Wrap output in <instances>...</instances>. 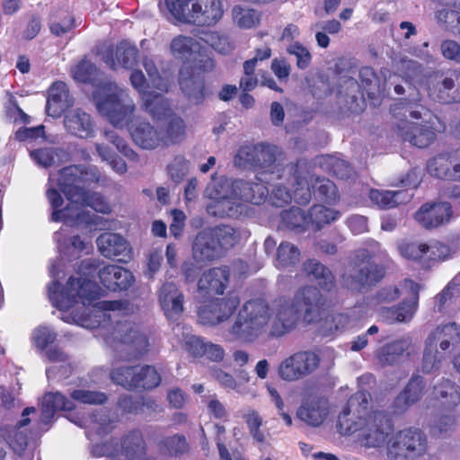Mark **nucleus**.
<instances>
[{"instance_id": "57", "label": "nucleus", "mask_w": 460, "mask_h": 460, "mask_svg": "<svg viewBox=\"0 0 460 460\" xmlns=\"http://www.w3.org/2000/svg\"><path fill=\"white\" fill-rule=\"evenodd\" d=\"M257 144L241 146L234 157V165L243 169L255 168Z\"/></svg>"}, {"instance_id": "55", "label": "nucleus", "mask_w": 460, "mask_h": 460, "mask_svg": "<svg viewBox=\"0 0 460 460\" xmlns=\"http://www.w3.org/2000/svg\"><path fill=\"white\" fill-rule=\"evenodd\" d=\"M435 17L447 30L460 35V12L443 8L436 12Z\"/></svg>"}, {"instance_id": "7", "label": "nucleus", "mask_w": 460, "mask_h": 460, "mask_svg": "<svg viewBox=\"0 0 460 460\" xmlns=\"http://www.w3.org/2000/svg\"><path fill=\"white\" fill-rule=\"evenodd\" d=\"M216 66L214 58L199 54V58L193 66L181 68L179 85L190 102L200 104L207 96L205 77L201 74L212 72Z\"/></svg>"}, {"instance_id": "15", "label": "nucleus", "mask_w": 460, "mask_h": 460, "mask_svg": "<svg viewBox=\"0 0 460 460\" xmlns=\"http://www.w3.org/2000/svg\"><path fill=\"white\" fill-rule=\"evenodd\" d=\"M428 173L437 179L460 181V149L442 152L427 163Z\"/></svg>"}, {"instance_id": "48", "label": "nucleus", "mask_w": 460, "mask_h": 460, "mask_svg": "<svg viewBox=\"0 0 460 460\" xmlns=\"http://www.w3.org/2000/svg\"><path fill=\"white\" fill-rule=\"evenodd\" d=\"M158 448L160 452L176 457L188 453L190 445L184 435L175 434L161 439L158 443Z\"/></svg>"}, {"instance_id": "59", "label": "nucleus", "mask_w": 460, "mask_h": 460, "mask_svg": "<svg viewBox=\"0 0 460 460\" xmlns=\"http://www.w3.org/2000/svg\"><path fill=\"white\" fill-rule=\"evenodd\" d=\"M243 418L252 438L260 444L264 443L265 436L264 433L261 430V428L263 424V420L258 411L251 410L244 415Z\"/></svg>"}, {"instance_id": "22", "label": "nucleus", "mask_w": 460, "mask_h": 460, "mask_svg": "<svg viewBox=\"0 0 460 460\" xmlns=\"http://www.w3.org/2000/svg\"><path fill=\"white\" fill-rule=\"evenodd\" d=\"M221 0H194L190 7L189 24L213 26L223 17Z\"/></svg>"}, {"instance_id": "51", "label": "nucleus", "mask_w": 460, "mask_h": 460, "mask_svg": "<svg viewBox=\"0 0 460 460\" xmlns=\"http://www.w3.org/2000/svg\"><path fill=\"white\" fill-rule=\"evenodd\" d=\"M232 17L240 28L251 29L260 22L261 15L256 10L234 5L232 9Z\"/></svg>"}, {"instance_id": "37", "label": "nucleus", "mask_w": 460, "mask_h": 460, "mask_svg": "<svg viewBox=\"0 0 460 460\" xmlns=\"http://www.w3.org/2000/svg\"><path fill=\"white\" fill-rule=\"evenodd\" d=\"M66 199L80 208L83 211L84 208L89 207L96 212L102 214H109L111 206L105 198L98 193L90 190H79L77 193L65 196ZM84 212H82L83 214Z\"/></svg>"}, {"instance_id": "62", "label": "nucleus", "mask_w": 460, "mask_h": 460, "mask_svg": "<svg viewBox=\"0 0 460 460\" xmlns=\"http://www.w3.org/2000/svg\"><path fill=\"white\" fill-rule=\"evenodd\" d=\"M167 172L173 181H181L189 172V161L183 155H176L168 164Z\"/></svg>"}, {"instance_id": "9", "label": "nucleus", "mask_w": 460, "mask_h": 460, "mask_svg": "<svg viewBox=\"0 0 460 460\" xmlns=\"http://www.w3.org/2000/svg\"><path fill=\"white\" fill-rule=\"evenodd\" d=\"M112 381L128 390H152L161 383V376L154 366L135 365L113 368Z\"/></svg>"}, {"instance_id": "53", "label": "nucleus", "mask_w": 460, "mask_h": 460, "mask_svg": "<svg viewBox=\"0 0 460 460\" xmlns=\"http://www.w3.org/2000/svg\"><path fill=\"white\" fill-rule=\"evenodd\" d=\"M194 0H164L172 16L179 22L189 24L190 8Z\"/></svg>"}, {"instance_id": "10", "label": "nucleus", "mask_w": 460, "mask_h": 460, "mask_svg": "<svg viewBox=\"0 0 460 460\" xmlns=\"http://www.w3.org/2000/svg\"><path fill=\"white\" fill-rule=\"evenodd\" d=\"M400 254L417 263L422 270H430L450 256V247L438 241L425 243L403 242L398 246Z\"/></svg>"}, {"instance_id": "2", "label": "nucleus", "mask_w": 460, "mask_h": 460, "mask_svg": "<svg viewBox=\"0 0 460 460\" xmlns=\"http://www.w3.org/2000/svg\"><path fill=\"white\" fill-rule=\"evenodd\" d=\"M308 175L305 162L297 160L296 163L286 164L282 172L277 174V178L285 177L288 186L278 184L273 188L270 196L271 204L281 208L294 199L299 205H307L311 200Z\"/></svg>"}, {"instance_id": "60", "label": "nucleus", "mask_w": 460, "mask_h": 460, "mask_svg": "<svg viewBox=\"0 0 460 460\" xmlns=\"http://www.w3.org/2000/svg\"><path fill=\"white\" fill-rule=\"evenodd\" d=\"M368 394L365 391H358L354 394H352L346 405L343 407L341 412L339 415V425L342 428V420L348 417L350 414L351 409L354 407H358L362 409H367L368 404Z\"/></svg>"}, {"instance_id": "19", "label": "nucleus", "mask_w": 460, "mask_h": 460, "mask_svg": "<svg viewBox=\"0 0 460 460\" xmlns=\"http://www.w3.org/2000/svg\"><path fill=\"white\" fill-rule=\"evenodd\" d=\"M34 411V407H26L22 412V419L15 425H4L0 428V438L19 456L28 446V434L22 429L30 424L28 416Z\"/></svg>"}, {"instance_id": "25", "label": "nucleus", "mask_w": 460, "mask_h": 460, "mask_svg": "<svg viewBox=\"0 0 460 460\" xmlns=\"http://www.w3.org/2000/svg\"><path fill=\"white\" fill-rule=\"evenodd\" d=\"M230 269L227 266L214 267L205 271L199 279L198 290L203 296L222 295L229 284Z\"/></svg>"}, {"instance_id": "24", "label": "nucleus", "mask_w": 460, "mask_h": 460, "mask_svg": "<svg viewBox=\"0 0 460 460\" xmlns=\"http://www.w3.org/2000/svg\"><path fill=\"white\" fill-rule=\"evenodd\" d=\"M98 249L106 258L127 262L131 259V247L128 241L119 234L103 233L96 240Z\"/></svg>"}, {"instance_id": "26", "label": "nucleus", "mask_w": 460, "mask_h": 460, "mask_svg": "<svg viewBox=\"0 0 460 460\" xmlns=\"http://www.w3.org/2000/svg\"><path fill=\"white\" fill-rule=\"evenodd\" d=\"M158 300L167 319L176 321L183 313L184 296L173 282H165L158 291Z\"/></svg>"}, {"instance_id": "39", "label": "nucleus", "mask_w": 460, "mask_h": 460, "mask_svg": "<svg viewBox=\"0 0 460 460\" xmlns=\"http://www.w3.org/2000/svg\"><path fill=\"white\" fill-rule=\"evenodd\" d=\"M370 200L382 209H389L400 204L407 203L412 198V194L407 190H380L372 189L369 191Z\"/></svg>"}, {"instance_id": "42", "label": "nucleus", "mask_w": 460, "mask_h": 460, "mask_svg": "<svg viewBox=\"0 0 460 460\" xmlns=\"http://www.w3.org/2000/svg\"><path fill=\"white\" fill-rule=\"evenodd\" d=\"M305 270L314 277L319 287L330 292L335 288V277L332 270L315 259H308L304 263Z\"/></svg>"}, {"instance_id": "52", "label": "nucleus", "mask_w": 460, "mask_h": 460, "mask_svg": "<svg viewBox=\"0 0 460 460\" xmlns=\"http://www.w3.org/2000/svg\"><path fill=\"white\" fill-rule=\"evenodd\" d=\"M445 359V356L437 350L434 346H429L425 341L421 368L424 373L430 374L438 371Z\"/></svg>"}, {"instance_id": "50", "label": "nucleus", "mask_w": 460, "mask_h": 460, "mask_svg": "<svg viewBox=\"0 0 460 460\" xmlns=\"http://www.w3.org/2000/svg\"><path fill=\"white\" fill-rule=\"evenodd\" d=\"M306 215L309 225H312L315 230H321L325 225L336 220L340 213L322 204H316L310 208Z\"/></svg>"}, {"instance_id": "3", "label": "nucleus", "mask_w": 460, "mask_h": 460, "mask_svg": "<svg viewBox=\"0 0 460 460\" xmlns=\"http://www.w3.org/2000/svg\"><path fill=\"white\" fill-rule=\"evenodd\" d=\"M385 274V267L374 261V254L361 248L355 251L341 281L345 288L361 293L381 282Z\"/></svg>"}, {"instance_id": "38", "label": "nucleus", "mask_w": 460, "mask_h": 460, "mask_svg": "<svg viewBox=\"0 0 460 460\" xmlns=\"http://www.w3.org/2000/svg\"><path fill=\"white\" fill-rule=\"evenodd\" d=\"M432 394L445 410H453L460 404V386L449 379H442L433 386Z\"/></svg>"}, {"instance_id": "58", "label": "nucleus", "mask_w": 460, "mask_h": 460, "mask_svg": "<svg viewBox=\"0 0 460 460\" xmlns=\"http://www.w3.org/2000/svg\"><path fill=\"white\" fill-rule=\"evenodd\" d=\"M195 44V40L191 37L178 35L171 42L170 48L172 54L177 58H188Z\"/></svg>"}, {"instance_id": "30", "label": "nucleus", "mask_w": 460, "mask_h": 460, "mask_svg": "<svg viewBox=\"0 0 460 460\" xmlns=\"http://www.w3.org/2000/svg\"><path fill=\"white\" fill-rule=\"evenodd\" d=\"M398 133L404 142H409L419 148L429 146L436 138V134L429 127L410 121L398 125Z\"/></svg>"}, {"instance_id": "23", "label": "nucleus", "mask_w": 460, "mask_h": 460, "mask_svg": "<svg viewBox=\"0 0 460 460\" xmlns=\"http://www.w3.org/2000/svg\"><path fill=\"white\" fill-rule=\"evenodd\" d=\"M139 51L136 46L123 40L116 47L110 45L103 52L102 59L112 70L120 66L126 69H132L138 63Z\"/></svg>"}, {"instance_id": "14", "label": "nucleus", "mask_w": 460, "mask_h": 460, "mask_svg": "<svg viewBox=\"0 0 460 460\" xmlns=\"http://www.w3.org/2000/svg\"><path fill=\"white\" fill-rule=\"evenodd\" d=\"M319 364L320 358L315 352L298 351L279 364V375L286 381L298 380L314 372Z\"/></svg>"}, {"instance_id": "41", "label": "nucleus", "mask_w": 460, "mask_h": 460, "mask_svg": "<svg viewBox=\"0 0 460 460\" xmlns=\"http://www.w3.org/2000/svg\"><path fill=\"white\" fill-rule=\"evenodd\" d=\"M328 408L320 400L305 402L297 410V417L313 427L320 426L328 415Z\"/></svg>"}, {"instance_id": "4", "label": "nucleus", "mask_w": 460, "mask_h": 460, "mask_svg": "<svg viewBox=\"0 0 460 460\" xmlns=\"http://www.w3.org/2000/svg\"><path fill=\"white\" fill-rule=\"evenodd\" d=\"M270 317V307L265 300H248L240 309L229 332L237 341L253 342L262 333L267 332Z\"/></svg>"}, {"instance_id": "27", "label": "nucleus", "mask_w": 460, "mask_h": 460, "mask_svg": "<svg viewBox=\"0 0 460 460\" xmlns=\"http://www.w3.org/2000/svg\"><path fill=\"white\" fill-rule=\"evenodd\" d=\"M98 275L103 287L113 292L128 290L135 281L130 270L118 265H106L99 270Z\"/></svg>"}, {"instance_id": "6", "label": "nucleus", "mask_w": 460, "mask_h": 460, "mask_svg": "<svg viewBox=\"0 0 460 460\" xmlns=\"http://www.w3.org/2000/svg\"><path fill=\"white\" fill-rule=\"evenodd\" d=\"M49 296L58 310L66 311L78 303L91 305L99 298V288L86 278H68L65 286L54 281L49 288Z\"/></svg>"}, {"instance_id": "18", "label": "nucleus", "mask_w": 460, "mask_h": 460, "mask_svg": "<svg viewBox=\"0 0 460 460\" xmlns=\"http://www.w3.org/2000/svg\"><path fill=\"white\" fill-rule=\"evenodd\" d=\"M63 123L66 131L75 137L88 139L95 135L93 118L81 108L68 110L64 115Z\"/></svg>"}, {"instance_id": "8", "label": "nucleus", "mask_w": 460, "mask_h": 460, "mask_svg": "<svg viewBox=\"0 0 460 460\" xmlns=\"http://www.w3.org/2000/svg\"><path fill=\"white\" fill-rule=\"evenodd\" d=\"M147 445L138 429H134L126 433L119 443L111 438L103 443L93 447V455L96 457L107 456L111 460H119L121 456L128 459L146 454Z\"/></svg>"}, {"instance_id": "45", "label": "nucleus", "mask_w": 460, "mask_h": 460, "mask_svg": "<svg viewBox=\"0 0 460 460\" xmlns=\"http://www.w3.org/2000/svg\"><path fill=\"white\" fill-rule=\"evenodd\" d=\"M67 93L66 85L63 82H55L50 86L46 103V111L49 116L58 117L61 114Z\"/></svg>"}, {"instance_id": "17", "label": "nucleus", "mask_w": 460, "mask_h": 460, "mask_svg": "<svg viewBox=\"0 0 460 460\" xmlns=\"http://www.w3.org/2000/svg\"><path fill=\"white\" fill-rule=\"evenodd\" d=\"M269 196V190L262 182H252L245 180H234L231 185V193L226 199L238 203L261 205Z\"/></svg>"}, {"instance_id": "11", "label": "nucleus", "mask_w": 460, "mask_h": 460, "mask_svg": "<svg viewBox=\"0 0 460 460\" xmlns=\"http://www.w3.org/2000/svg\"><path fill=\"white\" fill-rule=\"evenodd\" d=\"M429 96L442 104L460 102V71L436 70L427 78Z\"/></svg>"}, {"instance_id": "63", "label": "nucleus", "mask_w": 460, "mask_h": 460, "mask_svg": "<svg viewBox=\"0 0 460 460\" xmlns=\"http://www.w3.org/2000/svg\"><path fill=\"white\" fill-rule=\"evenodd\" d=\"M30 155L36 164L44 168H49L54 164L58 153L54 147H40L32 150Z\"/></svg>"}, {"instance_id": "64", "label": "nucleus", "mask_w": 460, "mask_h": 460, "mask_svg": "<svg viewBox=\"0 0 460 460\" xmlns=\"http://www.w3.org/2000/svg\"><path fill=\"white\" fill-rule=\"evenodd\" d=\"M243 75L239 80V88L242 92H252L259 84V79L255 74V69L249 63L243 64Z\"/></svg>"}, {"instance_id": "1", "label": "nucleus", "mask_w": 460, "mask_h": 460, "mask_svg": "<svg viewBox=\"0 0 460 460\" xmlns=\"http://www.w3.org/2000/svg\"><path fill=\"white\" fill-rule=\"evenodd\" d=\"M274 303L276 315L268 332L270 338L281 337L289 332L296 327L300 318L307 323L320 322L329 306L327 299L314 286L302 287L296 292L292 300L280 296Z\"/></svg>"}, {"instance_id": "32", "label": "nucleus", "mask_w": 460, "mask_h": 460, "mask_svg": "<svg viewBox=\"0 0 460 460\" xmlns=\"http://www.w3.org/2000/svg\"><path fill=\"white\" fill-rule=\"evenodd\" d=\"M282 153L278 148L269 144H257V155L254 171L270 174H279L282 172L285 167L280 162L279 156Z\"/></svg>"}, {"instance_id": "56", "label": "nucleus", "mask_w": 460, "mask_h": 460, "mask_svg": "<svg viewBox=\"0 0 460 460\" xmlns=\"http://www.w3.org/2000/svg\"><path fill=\"white\" fill-rule=\"evenodd\" d=\"M198 317L204 325H216L224 321L220 309H217L213 298L199 307Z\"/></svg>"}, {"instance_id": "29", "label": "nucleus", "mask_w": 460, "mask_h": 460, "mask_svg": "<svg viewBox=\"0 0 460 460\" xmlns=\"http://www.w3.org/2000/svg\"><path fill=\"white\" fill-rule=\"evenodd\" d=\"M98 111L115 126L122 123L134 111L133 105L124 104L117 93H109L96 101Z\"/></svg>"}, {"instance_id": "28", "label": "nucleus", "mask_w": 460, "mask_h": 460, "mask_svg": "<svg viewBox=\"0 0 460 460\" xmlns=\"http://www.w3.org/2000/svg\"><path fill=\"white\" fill-rule=\"evenodd\" d=\"M426 443V436L420 429L408 428L396 433L392 447L417 456L425 451Z\"/></svg>"}, {"instance_id": "61", "label": "nucleus", "mask_w": 460, "mask_h": 460, "mask_svg": "<svg viewBox=\"0 0 460 460\" xmlns=\"http://www.w3.org/2000/svg\"><path fill=\"white\" fill-rule=\"evenodd\" d=\"M215 305L217 309H220V314L224 321L227 320L236 310L240 304L239 296L230 292L226 297L223 298H213Z\"/></svg>"}, {"instance_id": "31", "label": "nucleus", "mask_w": 460, "mask_h": 460, "mask_svg": "<svg viewBox=\"0 0 460 460\" xmlns=\"http://www.w3.org/2000/svg\"><path fill=\"white\" fill-rule=\"evenodd\" d=\"M46 196L53 208L51 214V219L54 222H76L82 218V211L80 208H76V205L69 201L65 208H62L64 199L61 193L54 189L50 188L47 190Z\"/></svg>"}, {"instance_id": "49", "label": "nucleus", "mask_w": 460, "mask_h": 460, "mask_svg": "<svg viewBox=\"0 0 460 460\" xmlns=\"http://www.w3.org/2000/svg\"><path fill=\"white\" fill-rule=\"evenodd\" d=\"M408 349L405 341L397 340L383 346L378 351V359L383 366H392L400 361Z\"/></svg>"}, {"instance_id": "34", "label": "nucleus", "mask_w": 460, "mask_h": 460, "mask_svg": "<svg viewBox=\"0 0 460 460\" xmlns=\"http://www.w3.org/2000/svg\"><path fill=\"white\" fill-rule=\"evenodd\" d=\"M402 287L406 289L409 297L402 299L396 308L397 322L409 323L415 315L419 307L420 285L410 279L403 280Z\"/></svg>"}, {"instance_id": "44", "label": "nucleus", "mask_w": 460, "mask_h": 460, "mask_svg": "<svg viewBox=\"0 0 460 460\" xmlns=\"http://www.w3.org/2000/svg\"><path fill=\"white\" fill-rule=\"evenodd\" d=\"M301 258L299 248L288 241H282L276 249L275 266L288 269L296 266Z\"/></svg>"}, {"instance_id": "46", "label": "nucleus", "mask_w": 460, "mask_h": 460, "mask_svg": "<svg viewBox=\"0 0 460 460\" xmlns=\"http://www.w3.org/2000/svg\"><path fill=\"white\" fill-rule=\"evenodd\" d=\"M280 224L283 227L297 232H304L309 226L308 217L297 207H291L280 213Z\"/></svg>"}, {"instance_id": "12", "label": "nucleus", "mask_w": 460, "mask_h": 460, "mask_svg": "<svg viewBox=\"0 0 460 460\" xmlns=\"http://www.w3.org/2000/svg\"><path fill=\"white\" fill-rule=\"evenodd\" d=\"M360 437L367 447H380L394 433V424L391 414L385 411H374L364 419Z\"/></svg>"}, {"instance_id": "16", "label": "nucleus", "mask_w": 460, "mask_h": 460, "mask_svg": "<svg viewBox=\"0 0 460 460\" xmlns=\"http://www.w3.org/2000/svg\"><path fill=\"white\" fill-rule=\"evenodd\" d=\"M122 344L128 346V352L136 358L146 355L151 347V332L141 331L130 323H119L116 327Z\"/></svg>"}, {"instance_id": "5", "label": "nucleus", "mask_w": 460, "mask_h": 460, "mask_svg": "<svg viewBox=\"0 0 460 460\" xmlns=\"http://www.w3.org/2000/svg\"><path fill=\"white\" fill-rule=\"evenodd\" d=\"M239 234L228 225H218L199 231L192 244L193 257L199 261H213L221 254L233 248L238 242Z\"/></svg>"}, {"instance_id": "35", "label": "nucleus", "mask_w": 460, "mask_h": 460, "mask_svg": "<svg viewBox=\"0 0 460 460\" xmlns=\"http://www.w3.org/2000/svg\"><path fill=\"white\" fill-rule=\"evenodd\" d=\"M129 131L132 140L139 147L146 150L162 147L160 130L149 122L140 121L131 126Z\"/></svg>"}, {"instance_id": "43", "label": "nucleus", "mask_w": 460, "mask_h": 460, "mask_svg": "<svg viewBox=\"0 0 460 460\" xmlns=\"http://www.w3.org/2000/svg\"><path fill=\"white\" fill-rule=\"evenodd\" d=\"M309 187L311 194L313 193L314 198L323 203L335 205L340 199L337 186L325 177H316Z\"/></svg>"}, {"instance_id": "21", "label": "nucleus", "mask_w": 460, "mask_h": 460, "mask_svg": "<svg viewBox=\"0 0 460 460\" xmlns=\"http://www.w3.org/2000/svg\"><path fill=\"white\" fill-rule=\"evenodd\" d=\"M425 388L424 378L420 375H413L404 388L394 399L391 405L392 413L401 415L406 412L422 398Z\"/></svg>"}, {"instance_id": "13", "label": "nucleus", "mask_w": 460, "mask_h": 460, "mask_svg": "<svg viewBox=\"0 0 460 460\" xmlns=\"http://www.w3.org/2000/svg\"><path fill=\"white\" fill-rule=\"evenodd\" d=\"M101 181L102 175L96 166L73 164L59 171L58 186L61 192L67 196L79 190H87L85 186L99 183Z\"/></svg>"}, {"instance_id": "54", "label": "nucleus", "mask_w": 460, "mask_h": 460, "mask_svg": "<svg viewBox=\"0 0 460 460\" xmlns=\"http://www.w3.org/2000/svg\"><path fill=\"white\" fill-rule=\"evenodd\" d=\"M70 397L80 403L93 405H102L108 401L106 394L84 389H75L70 393Z\"/></svg>"}, {"instance_id": "36", "label": "nucleus", "mask_w": 460, "mask_h": 460, "mask_svg": "<svg viewBox=\"0 0 460 460\" xmlns=\"http://www.w3.org/2000/svg\"><path fill=\"white\" fill-rule=\"evenodd\" d=\"M159 130L162 147L178 145L186 137L185 121L176 114L168 115Z\"/></svg>"}, {"instance_id": "40", "label": "nucleus", "mask_w": 460, "mask_h": 460, "mask_svg": "<svg viewBox=\"0 0 460 460\" xmlns=\"http://www.w3.org/2000/svg\"><path fill=\"white\" fill-rule=\"evenodd\" d=\"M75 407L74 402L60 392L47 393L43 397L41 417L44 420H49L57 411H70Z\"/></svg>"}, {"instance_id": "20", "label": "nucleus", "mask_w": 460, "mask_h": 460, "mask_svg": "<svg viewBox=\"0 0 460 460\" xmlns=\"http://www.w3.org/2000/svg\"><path fill=\"white\" fill-rule=\"evenodd\" d=\"M453 215L449 202L423 204L415 213L414 218L426 229H434L447 224Z\"/></svg>"}, {"instance_id": "47", "label": "nucleus", "mask_w": 460, "mask_h": 460, "mask_svg": "<svg viewBox=\"0 0 460 460\" xmlns=\"http://www.w3.org/2000/svg\"><path fill=\"white\" fill-rule=\"evenodd\" d=\"M141 99L143 101L144 110L154 119H160L162 117L168 115L170 107L162 93L149 92L141 97Z\"/></svg>"}, {"instance_id": "33", "label": "nucleus", "mask_w": 460, "mask_h": 460, "mask_svg": "<svg viewBox=\"0 0 460 460\" xmlns=\"http://www.w3.org/2000/svg\"><path fill=\"white\" fill-rule=\"evenodd\" d=\"M460 341V326L456 323L438 325L428 336L425 341L429 346L439 347L442 352H446Z\"/></svg>"}]
</instances>
